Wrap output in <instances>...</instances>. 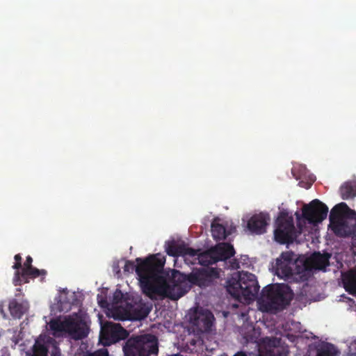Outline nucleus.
<instances>
[{
    "label": "nucleus",
    "mask_w": 356,
    "mask_h": 356,
    "mask_svg": "<svg viewBox=\"0 0 356 356\" xmlns=\"http://www.w3.org/2000/svg\"><path fill=\"white\" fill-rule=\"evenodd\" d=\"M135 265L132 261H127L124 271L132 273L136 271L142 291L147 297L153 298L155 295L161 296L164 291L163 267L165 257L160 253L150 254L145 259L136 258Z\"/></svg>",
    "instance_id": "nucleus-1"
},
{
    "label": "nucleus",
    "mask_w": 356,
    "mask_h": 356,
    "mask_svg": "<svg viewBox=\"0 0 356 356\" xmlns=\"http://www.w3.org/2000/svg\"><path fill=\"white\" fill-rule=\"evenodd\" d=\"M165 273L164 291L161 296L177 300L184 296L192 285L205 288L213 284L215 280L219 277L218 269L214 268H194L189 274H184L179 270H173L170 277Z\"/></svg>",
    "instance_id": "nucleus-2"
},
{
    "label": "nucleus",
    "mask_w": 356,
    "mask_h": 356,
    "mask_svg": "<svg viewBox=\"0 0 356 356\" xmlns=\"http://www.w3.org/2000/svg\"><path fill=\"white\" fill-rule=\"evenodd\" d=\"M291 289L284 284H269L261 291L258 300L260 309L263 312L275 313L282 311L290 304Z\"/></svg>",
    "instance_id": "nucleus-3"
},
{
    "label": "nucleus",
    "mask_w": 356,
    "mask_h": 356,
    "mask_svg": "<svg viewBox=\"0 0 356 356\" xmlns=\"http://www.w3.org/2000/svg\"><path fill=\"white\" fill-rule=\"evenodd\" d=\"M329 218V227L336 236L346 237L356 235V212L345 202L335 205Z\"/></svg>",
    "instance_id": "nucleus-4"
},
{
    "label": "nucleus",
    "mask_w": 356,
    "mask_h": 356,
    "mask_svg": "<svg viewBox=\"0 0 356 356\" xmlns=\"http://www.w3.org/2000/svg\"><path fill=\"white\" fill-rule=\"evenodd\" d=\"M227 291L236 300H254L258 294L259 285L256 276L248 272H241L236 277L226 282Z\"/></svg>",
    "instance_id": "nucleus-5"
},
{
    "label": "nucleus",
    "mask_w": 356,
    "mask_h": 356,
    "mask_svg": "<svg viewBox=\"0 0 356 356\" xmlns=\"http://www.w3.org/2000/svg\"><path fill=\"white\" fill-rule=\"evenodd\" d=\"M124 356L156 355L159 352L158 339L153 334L132 337L123 346Z\"/></svg>",
    "instance_id": "nucleus-6"
},
{
    "label": "nucleus",
    "mask_w": 356,
    "mask_h": 356,
    "mask_svg": "<svg viewBox=\"0 0 356 356\" xmlns=\"http://www.w3.org/2000/svg\"><path fill=\"white\" fill-rule=\"evenodd\" d=\"M275 223V240L280 244L292 243L297 237L293 218L282 212L277 217Z\"/></svg>",
    "instance_id": "nucleus-7"
},
{
    "label": "nucleus",
    "mask_w": 356,
    "mask_h": 356,
    "mask_svg": "<svg viewBox=\"0 0 356 356\" xmlns=\"http://www.w3.org/2000/svg\"><path fill=\"white\" fill-rule=\"evenodd\" d=\"M49 327L54 332L67 333L74 339H82L88 335L84 325L71 316L65 317L63 321L53 319L49 322Z\"/></svg>",
    "instance_id": "nucleus-8"
},
{
    "label": "nucleus",
    "mask_w": 356,
    "mask_h": 356,
    "mask_svg": "<svg viewBox=\"0 0 356 356\" xmlns=\"http://www.w3.org/2000/svg\"><path fill=\"white\" fill-rule=\"evenodd\" d=\"M330 254L314 252L307 261L304 262L298 270L300 282H305L312 275V268L324 270L330 265Z\"/></svg>",
    "instance_id": "nucleus-9"
},
{
    "label": "nucleus",
    "mask_w": 356,
    "mask_h": 356,
    "mask_svg": "<svg viewBox=\"0 0 356 356\" xmlns=\"http://www.w3.org/2000/svg\"><path fill=\"white\" fill-rule=\"evenodd\" d=\"M302 211V217L310 224H317L326 218L328 207L319 200L315 199L309 204H305Z\"/></svg>",
    "instance_id": "nucleus-10"
},
{
    "label": "nucleus",
    "mask_w": 356,
    "mask_h": 356,
    "mask_svg": "<svg viewBox=\"0 0 356 356\" xmlns=\"http://www.w3.org/2000/svg\"><path fill=\"white\" fill-rule=\"evenodd\" d=\"M128 335V332L120 324L108 323L102 330L99 340L104 346H108L125 339Z\"/></svg>",
    "instance_id": "nucleus-11"
},
{
    "label": "nucleus",
    "mask_w": 356,
    "mask_h": 356,
    "mask_svg": "<svg viewBox=\"0 0 356 356\" xmlns=\"http://www.w3.org/2000/svg\"><path fill=\"white\" fill-rule=\"evenodd\" d=\"M59 347L51 343L50 339L38 338L33 346L26 352L25 356H60Z\"/></svg>",
    "instance_id": "nucleus-12"
},
{
    "label": "nucleus",
    "mask_w": 356,
    "mask_h": 356,
    "mask_svg": "<svg viewBox=\"0 0 356 356\" xmlns=\"http://www.w3.org/2000/svg\"><path fill=\"white\" fill-rule=\"evenodd\" d=\"M47 273V270L44 269L40 270L35 267H31L26 270H17L15 272L13 284L15 286H20L23 283H28L29 278L34 279L40 276H42L41 281H43Z\"/></svg>",
    "instance_id": "nucleus-13"
},
{
    "label": "nucleus",
    "mask_w": 356,
    "mask_h": 356,
    "mask_svg": "<svg viewBox=\"0 0 356 356\" xmlns=\"http://www.w3.org/2000/svg\"><path fill=\"white\" fill-rule=\"evenodd\" d=\"M214 320L213 314L208 309H200L195 314L193 324L202 332H209Z\"/></svg>",
    "instance_id": "nucleus-14"
},
{
    "label": "nucleus",
    "mask_w": 356,
    "mask_h": 356,
    "mask_svg": "<svg viewBox=\"0 0 356 356\" xmlns=\"http://www.w3.org/2000/svg\"><path fill=\"white\" fill-rule=\"evenodd\" d=\"M268 214L260 213L252 216L248 221L247 227L253 234H261L266 232L268 220Z\"/></svg>",
    "instance_id": "nucleus-15"
},
{
    "label": "nucleus",
    "mask_w": 356,
    "mask_h": 356,
    "mask_svg": "<svg viewBox=\"0 0 356 356\" xmlns=\"http://www.w3.org/2000/svg\"><path fill=\"white\" fill-rule=\"evenodd\" d=\"M337 351L334 345L325 343L309 347L307 356H335Z\"/></svg>",
    "instance_id": "nucleus-16"
},
{
    "label": "nucleus",
    "mask_w": 356,
    "mask_h": 356,
    "mask_svg": "<svg viewBox=\"0 0 356 356\" xmlns=\"http://www.w3.org/2000/svg\"><path fill=\"white\" fill-rule=\"evenodd\" d=\"M213 252L216 256L217 261H225L235 254V250L232 245L228 243H221L212 248Z\"/></svg>",
    "instance_id": "nucleus-17"
},
{
    "label": "nucleus",
    "mask_w": 356,
    "mask_h": 356,
    "mask_svg": "<svg viewBox=\"0 0 356 356\" xmlns=\"http://www.w3.org/2000/svg\"><path fill=\"white\" fill-rule=\"evenodd\" d=\"M126 308L124 311L125 314H129L135 319H143L147 317L150 309L143 304L133 305L130 302H125Z\"/></svg>",
    "instance_id": "nucleus-18"
},
{
    "label": "nucleus",
    "mask_w": 356,
    "mask_h": 356,
    "mask_svg": "<svg viewBox=\"0 0 356 356\" xmlns=\"http://www.w3.org/2000/svg\"><path fill=\"white\" fill-rule=\"evenodd\" d=\"M343 284L345 290L353 296H356V272L350 271L343 276Z\"/></svg>",
    "instance_id": "nucleus-19"
},
{
    "label": "nucleus",
    "mask_w": 356,
    "mask_h": 356,
    "mask_svg": "<svg viewBox=\"0 0 356 356\" xmlns=\"http://www.w3.org/2000/svg\"><path fill=\"white\" fill-rule=\"evenodd\" d=\"M340 194L343 200H348L356 196V183L348 181L340 187Z\"/></svg>",
    "instance_id": "nucleus-20"
},
{
    "label": "nucleus",
    "mask_w": 356,
    "mask_h": 356,
    "mask_svg": "<svg viewBox=\"0 0 356 356\" xmlns=\"http://www.w3.org/2000/svg\"><path fill=\"white\" fill-rule=\"evenodd\" d=\"M198 259L199 263L202 266H207V268L208 267V266L218 262L212 248L201 254H199Z\"/></svg>",
    "instance_id": "nucleus-21"
},
{
    "label": "nucleus",
    "mask_w": 356,
    "mask_h": 356,
    "mask_svg": "<svg viewBox=\"0 0 356 356\" xmlns=\"http://www.w3.org/2000/svg\"><path fill=\"white\" fill-rule=\"evenodd\" d=\"M280 339L277 338L268 339V346L270 349L268 350L270 356H286L284 352V349L279 347Z\"/></svg>",
    "instance_id": "nucleus-22"
},
{
    "label": "nucleus",
    "mask_w": 356,
    "mask_h": 356,
    "mask_svg": "<svg viewBox=\"0 0 356 356\" xmlns=\"http://www.w3.org/2000/svg\"><path fill=\"white\" fill-rule=\"evenodd\" d=\"M211 234L216 241L225 239L227 236L225 227L222 225L215 222L211 224Z\"/></svg>",
    "instance_id": "nucleus-23"
},
{
    "label": "nucleus",
    "mask_w": 356,
    "mask_h": 356,
    "mask_svg": "<svg viewBox=\"0 0 356 356\" xmlns=\"http://www.w3.org/2000/svg\"><path fill=\"white\" fill-rule=\"evenodd\" d=\"M277 270L280 271L281 273L285 276V277H291L296 274L297 277H296V280H300L299 275H298V270L299 268L301 266H296V272H294V270L289 266V264H284V263H280V260L277 259Z\"/></svg>",
    "instance_id": "nucleus-24"
},
{
    "label": "nucleus",
    "mask_w": 356,
    "mask_h": 356,
    "mask_svg": "<svg viewBox=\"0 0 356 356\" xmlns=\"http://www.w3.org/2000/svg\"><path fill=\"white\" fill-rule=\"evenodd\" d=\"M8 307L10 314L14 318H20L24 314L22 305L15 300H13L9 303Z\"/></svg>",
    "instance_id": "nucleus-25"
},
{
    "label": "nucleus",
    "mask_w": 356,
    "mask_h": 356,
    "mask_svg": "<svg viewBox=\"0 0 356 356\" xmlns=\"http://www.w3.org/2000/svg\"><path fill=\"white\" fill-rule=\"evenodd\" d=\"M182 245L172 243L166 248L167 254L170 256L177 257L181 255Z\"/></svg>",
    "instance_id": "nucleus-26"
},
{
    "label": "nucleus",
    "mask_w": 356,
    "mask_h": 356,
    "mask_svg": "<svg viewBox=\"0 0 356 356\" xmlns=\"http://www.w3.org/2000/svg\"><path fill=\"white\" fill-rule=\"evenodd\" d=\"M294 254L291 251H287L282 252L280 255V263L291 264L293 260Z\"/></svg>",
    "instance_id": "nucleus-27"
},
{
    "label": "nucleus",
    "mask_w": 356,
    "mask_h": 356,
    "mask_svg": "<svg viewBox=\"0 0 356 356\" xmlns=\"http://www.w3.org/2000/svg\"><path fill=\"white\" fill-rule=\"evenodd\" d=\"M123 298H124V294L122 293V292L119 290V289H117L114 293H113V305H118V304H121V305H124L126 306V304L125 302H123L122 300H123ZM122 305H120V307H122Z\"/></svg>",
    "instance_id": "nucleus-28"
},
{
    "label": "nucleus",
    "mask_w": 356,
    "mask_h": 356,
    "mask_svg": "<svg viewBox=\"0 0 356 356\" xmlns=\"http://www.w3.org/2000/svg\"><path fill=\"white\" fill-rule=\"evenodd\" d=\"M198 251L197 250H195L191 248L186 247L184 245H182V250H181V255H189L191 257H194L196 255H198Z\"/></svg>",
    "instance_id": "nucleus-29"
},
{
    "label": "nucleus",
    "mask_w": 356,
    "mask_h": 356,
    "mask_svg": "<svg viewBox=\"0 0 356 356\" xmlns=\"http://www.w3.org/2000/svg\"><path fill=\"white\" fill-rule=\"evenodd\" d=\"M345 356H356V339L349 343Z\"/></svg>",
    "instance_id": "nucleus-30"
},
{
    "label": "nucleus",
    "mask_w": 356,
    "mask_h": 356,
    "mask_svg": "<svg viewBox=\"0 0 356 356\" xmlns=\"http://www.w3.org/2000/svg\"><path fill=\"white\" fill-rule=\"evenodd\" d=\"M33 263V258L31 256H27L26 258V261L24 263L23 268H22V270H26L28 269H30V268L33 267L32 265Z\"/></svg>",
    "instance_id": "nucleus-31"
},
{
    "label": "nucleus",
    "mask_w": 356,
    "mask_h": 356,
    "mask_svg": "<svg viewBox=\"0 0 356 356\" xmlns=\"http://www.w3.org/2000/svg\"><path fill=\"white\" fill-rule=\"evenodd\" d=\"M90 356H108V352L106 349H100L93 353H90Z\"/></svg>",
    "instance_id": "nucleus-32"
},
{
    "label": "nucleus",
    "mask_w": 356,
    "mask_h": 356,
    "mask_svg": "<svg viewBox=\"0 0 356 356\" xmlns=\"http://www.w3.org/2000/svg\"><path fill=\"white\" fill-rule=\"evenodd\" d=\"M13 268L15 269L16 271L19 270V269L22 268V261L15 262L13 266Z\"/></svg>",
    "instance_id": "nucleus-33"
},
{
    "label": "nucleus",
    "mask_w": 356,
    "mask_h": 356,
    "mask_svg": "<svg viewBox=\"0 0 356 356\" xmlns=\"http://www.w3.org/2000/svg\"><path fill=\"white\" fill-rule=\"evenodd\" d=\"M299 185L302 187H305L306 188H309L310 186H311V184H308V183H304V182H300L299 183Z\"/></svg>",
    "instance_id": "nucleus-34"
},
{
    "label": "nucleus",
    "mask_w": 356,
    "mask_h": 356,
    "mask_svg": "<svg viewBox=\"0 0 356 356\" xmlns=\"http://www.w3.org/2000/svg\"><path fill=\"white\" fill-rule=\"evenodd\" d=\"M14 259L15 260V262L22 261V257H21L20 254H15L14 257Z\"/></svg>",
    "instance_id": "nucleus-35"
},
{
    "label": "nucleus",
    "mask_w": 356,
    "mask_h": 356,
    "mask_svg": "<svg viewBox=\"0 0 356 356\" xmlns=\"http://www.w3.org/2000/svg\"><path fill=\"white\" fill-rule=\"evenodd\" d=\"M234 356H248L247 354L243 351H239L236 353Z\"/></svg>",
    "instance_id": "nucleus-36"
},
{
    "label": "nucleus",
    "mask_w": 356,
    "mask_h": 356,
    "mask_svg": "<svg viewBox=\"0 0 356 356\" xmlns=\"http://www.w3.org/2000/svg\"><path fill=\"white\" fill-rule=\"evenodd\" d=\"M69 309H70V305L68 307H63V306L60 305V308H59V310L60 312H62V311H64L65 309L68 310Z\"/></svg>",
    "instance_id": "nucleus-37"
},
{
    "label": "nucleus",
    "mask_w": 356,
    "mask_h": 356,
    "mask_svg": "<svg viewBox=\"0 0 356 356\" xmlns=\"http://www.w3.org/2000/svg\"><path fill=\"white\" fill-rule=\"evenodd\" d=\"M101 307H105V305L107 304L106 300H101L99 302Z\"/></svg>",
    "instance_id": "nucleus-38"
},
{
    "label": "nucleus",
    "mask_w": 356,
    "mask_h": 356,
    "mask_svg": "<svg viewBox=\"0 0 356 356\" xmlns=\"http://www.w3.org/2000/svg\"><path fill=\"white\" fill-rule=\"evenodd\" d=\"M195 342H193V341H191V345H195Z\"/></svg>",
    "instance_id": "nucleus-39"
},
{
    "label": "nucleus",
    "mask_w": 356,
    "mask_h": 356,
    "mask_svg": "<svg viewBox=\"0 0 356 356\" xmlns=\"http://www.w3.org/2000/svg\"><path fill=\"white\" fill-rule=\"evenodd\" d=\"M296 216H297V218L298 219L300 218L299 215L298 213H296Z\"/></svg>",
    "instance_id": "nucleus-40"
},
{
    "label": "nucleus",
    "mask_w": 356,
    "mask_h": 356,
    "mask_svg": "<svg viewBox=\"0 0 356 356\" xmlns=\"http://www.w3.org/2000/svg\"><path fill=\"white\" fill-rule=\"evenodd\" d=\"M83 356H90V354H87L86 355H83Z\"/></svg>",
    "instance_id": "nucleus-41"
}]
</instances>
